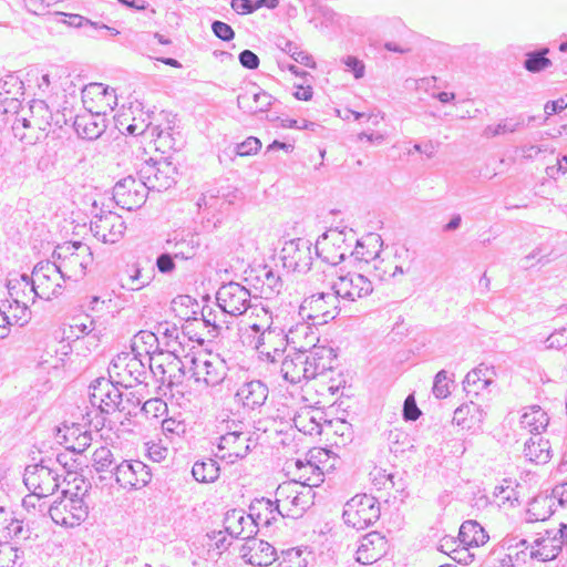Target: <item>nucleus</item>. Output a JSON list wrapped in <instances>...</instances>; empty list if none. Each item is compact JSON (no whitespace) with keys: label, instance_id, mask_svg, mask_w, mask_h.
<instances>
[{"label":"nucleus","instance_id":"nucleus-34","mask_svg":"<svg viewBox=\"0 0 567 567\" xmlns=\"http://www.w3.org/2000/svg\"><path fill=\"white\" fill-rule=\"evenodd\" d=\"M352 247V256L358 260L365 262H374L375 259L384 251L382 250L383 240L379 234L370 233L361 239L354 240Z\"/></svg>","mask_w":567,"mask_h":567},{"label":"nucleus","instance_id":"nucleus-11","mask_svg":"<svg viewBox=\"0 0 567 567\" xmlns=\"http://www.w3.org/2000/svg\"><path fill=\"white\" fill-rule=\"evenodd\" d=\"M252 299L250 291L235 281L221 285L216 293L218 307L233 317L241 316L248 309H252V313L260 317V308L252 303Z\"/></svg>","mask_w":567,"mask_h":567},{"label":"nucleus","instance_id":"nucleus-12","mask_svg":"<svg viewBox=\"0 0 567 567\" xmlns=\"http://www.w3.org/2000/svg\"><path fill=\"white\" fill-rule=\"evenodd\" d=\"M342 517L358 530L368 528L380 518L379 502L371 495L358 494L344 504Z\"/></svg>","mask_w":567,"mask_h":567},{"label":"nucleus","instance_id":"nucleus-32","mask_svg":"<svg viewBox=\"0 0 567 567\" xmlns=\"http://www.w3.org/2000/svg\"><path fill=\"white\" fill-rule=\"evenodd\" d=\"M249 511L251 518L255 520L256 528L259 525L268 527L272 522L277 520L278 516H285L277 498L275 501L265 497L256 498L251 503Z\"/></svg>","mask_w":567,"mask_h":567},{"label":"nucleus","instance_id":"nucleus-6","mask_svg":"<svg viewBox=\"0 0 567 567\" xmlns=\"http://www.w3.org/2000/svg\"><path fill=\"white\" fill-rule=\"evenodd\" d=\"M165 148L155 147L156 155L145 161L140 171V177L148 192H163L175 184L174 174L176 167L171 161V156H165L169 144H162Z\"/></svg>","mask_w":567,"mask_h":567},{"label":"nucleus","instance_id":"nucleus-21","mask_svg":"<svg viewBox=\"0 0 567 567\" xmlns=\"http://www.w3.org/2000/svg\"><path fill=\"white\" fill-rule=\"evenodd\" d=\"M310 246L309 240L302 238L286 243L281 250L284 266L298 272L309 270L312 260Z\"/></svg>","mask_w":567,"mask_h":567},{"label":"nucleus","instance_id":"nucleus-26","mask_svg":"<svg viewBox=\"0 0 567 567\" xmlns=\"http://www.w3.org/2000/svg\"><path fill=\"white\" fill-rule=\"evenodd\" d=\"M315 326L305 321L292 326L287 332L288 344L292 346L296 352H308L319 341L318 329Z\"/></svg>","mask_w":567,"mask_h":567},{"label":"nucleus","instance_id":"nucleus-20","mask_svg":"<svg viewBox=\"0 0 567 567\" xmlns=\"http://www.w3.org/2000/svg\"><path fill=\"white\" fill-rule=\"evenodd\" d=\"M298 483L296 480L292 482L280 484L276 489V497L280 505V508L287 512V516L298 517L300 516L305 509L308 507V494L299 492L297 489Z\"/></svg>","mask_w":567,"mask_h":567},{"label":"nucleus","instance_id":"nucleus-56","mask_svg":"<svg viewBox=\"0 0 567 567\" xmlns=\"http://www.w3.org/2000/svg\"><path fill=\"white\" fill-rule=\"evenodd\" d=\"M473 102L470 99H462L454 102L452 109L446 111L444 115L452 120H466L476 117L478 110H471Z\"/></svg>","mask_w":567,"mask_h":567},{"label":"nucleus","instance_id":"nucleus-16","mask_svg":"<svg viewBox=\"0 0 567 567\" xmlns=\"http://www.w3.org/2000/svg\"><path fill=\"white\" fill-rule=\"evenodd\" d=\"M148 190L141 177L138 179L127 176L113 187V199L123 209L133 210L142 207L147 198Z\"/></svg>","mask_w":567,"mask_h":567},{"label":"nucleus","instance_id":"nucleus-9","mask_svg":"<svg viewBox=\"0 0 567 567\" xmlns=\"http://www.w3.org/2000/svg\"><path fill=\"white\" fill-rule=\"evenodd\" d=\"M147 369L142 359L131 352L117 354L109 365L110 378L116 384L124 388H133L144 383L147 378Z\"/></svg>","mask_w":567,"mask_h":567},{"label":"nucleus","instance_id":"nucleus-19","mask_svg":"<svg viewBox=\"0 0 567 567\" xmlns=\"http://www.w3.org/2000/svg\"><path fill=\"white\" fill-rule=\"evenodd\" d=\"M126 229L123 218L113 212L95 215L91 221V231L94 237L104 244H115L124 235Z\"/></svg>","mask_w":567,"mask_h":567},{"label":"nucleus","instance_id":"nucleus-46","mask_svg":"<svg viewBox=\"0 0 567 567\" xmlns=\"http://www.w3.org/2000/svg\"><path fill=\"white\" fill-rule=\"evenodd\" d=\"M66 348L69 346H62L61 355H58V351L54 353L50 351L43 353L37 365L39 373L58 374L64 367V357L68 355Z\"/></svg>","mask_w":567,"mask_h":567},{"label":"nucleus","instance_id":"nucleus-18","mask_svg":"<svg viewBox=\"0 0 567 567\" xmlns=\"http://www.w3.org/2000/svg\"><path fill=\"white\" fill-rule=\"evenodd\" d=\"M116 483L123 488H142L152 480L147 465L137 460H123L114 467Z\"/></svg>","mask_w":567,"mask_h":567},{"label":"nucleus","instance_id":"nucleus-5","mask_svg":"<svg viewBox=\"0 0 567 567\" xmlns=\"http://www.w3.org/2000/svg\"><path fill=\"white\" fill-rule=\"evenodd\" d=\"M52 257L64 279L79 281L86 274L87 266L92 262L90 247L81 241L65 243L58 246Z\"/></svg>","mask_w":567,"mask_h":567},{"label":"nucleus","instance_id":"nucleus-41","mask_svg":"<svg viewBox=\"0 0 567 567\" xmlns=\"http://www.w3.org/2000/svg\"><path fill=\"white\" fill-rule=\"evenodd\" d=\"M488 538L485 529L476 520H466L460 527L458 539L465 548L483 546Z\"/></svg>","mask_w":567,"mask_h":567},{"label":"nucleus","instance_id":"nucleus-1","mask_svg":"<svg viewBox=\"0 0 567 567\" xmlns=\"http://www.w3.org/2000/svg\"><path fill=\"white\" fill-rule=\"evenodd\" d=\"M78 480L84 484V488L76 485L74 492L70 489L62 491L61 497L54 501L48 508V514L56 525L75 527L84 522L89 516V505L84 497L90 485L85 484L82 476L74 477V482Z\"/></svg>","mask_w":567,"mask_h":567},{"label":"nucleus","instance_id":"nucleus-55","mask_svg":"<svg viewBox=\"0 0 567 567\" xmlns=\"http://www.w3.org/2000/svg\"><path fill=\"white\" fill-rule=\"evenodd\" d=\"M261 144H255L252 147L251 144H229L219 155V162L224 163L227 159L231 161L235 156H247L251 154H257L260 150Z\"/></svg>","mask_w":567,"mask_h":567},{"label":"nucleus","instance_id":"nucleus-17","mask_svg":"<svg viewBox=\"0 0 567 567\" xmlns=\"http://www.w3.org/2000/svg\"><path fill=\"white\" fill-rule=\"evenodd\" d=\"M90 403L101 410L102 413H112L114 411H124L122 392L117 388L115 380L99 379L91 386Z\"/></svg>","mask_w":567,"mask_h":567},{"label":"nucleus","instance_id":"nucleus-30","mask_svg":"<svg viewBox=\"0 0 567 567\" xmlns=\"http://www.w3.org/2000/svg\"><path fill=\"white\" fill-rule=\"evenodd\" d=\"M239 200H241V193L227 184L205 192L198 206L205 205L209 208L224 209L225 206L234 205Z\"/></svg>","mask_w":567,"mask_h":567},{"label":"nucleus","instance_id":"nucleus-39","mask_svg":"<svg viewBox=\"0 0 567 567\" xmlns=\"http://www.w3.org/2000/svg\"><path fill=\"white\" fill-rule=\"evenodd\" d=\"M62 437L66 449L78 454L83 453L92 442L91 432L78 424L65 426Z\"/></svg>","mask_w":567,"mask_h":567},{"label":"nucleus","instance_id":"nucleus-14","mask_svg":"<svg viewBox=\"0 0 567 567\" xmlns=\"http://www.w3.org/2000/svg\"><path fill=\"white\" fill-rule=\"evenodd\" d=\"M60 476L56 468L42 460L25 467L23 482L30 492L48 497L60 487Z\"/></svg>","mask_w":567,"mask_h":567},{"label":"nucleus","instance_id":"nucleus-24","mask_svg":"<svg viewBox=\"0 0 567 567\" xmlns=\"http://www.w3.org/2000/svg\"><path fill=\"white\" fill-rule=\"evenodd\" d=\"M268 394V386L262 381L251 380L238 388L235 399L244 409L254 411L266 403Z\"/></svg>","mask_w":567,"mask_h":567},{"label":"nucleus","instance_id":"nucleus-7","mask_svg":"<svg viewBox=\"0 0 567 567\" xmlns=\"http://www.w3.org/2000/svg\"><path fill=\"white\" fill-rule=\"evenodd\" d=\"M30 293L44 300H51L63 292V278L54 261L45 260L35 265L30 277Z\"/></svg>","mask_w":567,"mask_h":567},{"label":"nucleus","instance_id":"nucleus-25","mask_svg":"<svg viewBox=\"0 0 567 567\" xmlns=\"http://www.w3.org/2000/svg\"><path fill=\"white\" fill-rule=\"evenodd\" d=\"M224 528L230 537L247 540L257 533L255 520L250 514L246 516L241 509H231L226 513Z\"/></svg>","mask_w":567,"mask_h":567},{"label":"nucleus","instance_id":"nucleus-4","mask_svg":"<svg viewBox=\"0 0 567 567\" xmlns=\"http://www.w3.org/2000/svg\"><path fill=\"white\" fill-rule=\"evenodd\" d=\"M355 233L352 229L331 228L323 233L316 243V254L327 266V272L334 271L333 267L352 256Z\"/></svg>","mask_w":567,"mask_h":567},{"label":"nucleus","instance_id":"nucleus-37","mask_svg":"<svg viewBox=\"0 0 567 567\" xmlns=\"http://www.w3.org/2000/svg\"><path fill=\"white\" fill-rule=\"evenodd\" d=\"M11 128L14 138L20 142H40L48 138L45 128L40 127L34 122L25 117H17Z\"/></svg>","mask_w":567,"mask_h":567},{"label":"nucleus","instance_id":"nucleus-28","mask_svg":"<svg viewBox=\"0 0 567 567\" xmlns=\"http://www.w3.org/2000/svg\"><path fill=\"white\" fill-rule=\"evenodd\" d=\"M241 557L254 566H269L276 558L275 548L267 542L250 538L241 549Z\"/></svg>","mask_w":567,"mask_h":567},{"label":"nucleus","instance_id":"nucleus-49","mask_svg":"<svg viewBox=\"0 0 567 567\" xmlns=\"http://www.w3.org/2000/svg\"><path fill=\"white\" fill-rule=\"evenodd\" d=\"M30 277L21 275L19 278H12L8 280V293L12 299V302H24V299L30 300Z\"/></svg>","mask_w":567,"mask_h":567},{"label":"nucleus","instance_id":"nucleus-43","mask_svg":"<svg viewBox=\"0 0 567 567\" xmlns=\"http://www.w3.org/2000/svg\"><path fill=\"white\" fill-rule=\"evenodd\" d=\"M323 413L319 410L305 409L293 417L295 426L305 434L318 435L321 434L322 425L321 420Z\"/></svg>","mask_w":567,"mask_h":567},{"label":"nucleus","instance_id":"nucleus-59","mask_svg":"<svg viewBox=\"0 0 567 567\" xmlns=\"http://www.w3.org/2000/svg\"><path fill=\"white\" fill-rule=\"evenodd\" d=\"M20 550L9 543L0 546V567H21Z\"/></svg>","mask_w":567,"mask_h":567},{"label":"nucleus","instance_id":"nucleus-60","mask_svg":"<svg viewBox=\"0 0 567 567\" xmlns=\"http://www.w3.org/2000/svg\"><path fill=\"white\" fill-rule=\"evenodd\" d=\"M28 299H24V302H12L10 305V317L12 324H18L20 327L28 323L30 319V311L28 307Z\"/></svg>","mask_w":567,"mask_h":567},{"label":"nucleus","instance_id":"nucleus-53","mask_svg":"<svg viewBox=\"0 0 567 567\" xmlns=\"http://www.w3.org/2000/svg\"><path fill=\"white\" fill-rule=\"evenodd\" d=\"M58 14L63 17V19L61 20L62 23L73 28H84L85 34L87 37H96V32L99 31V22H93L84 18L83 16L75 13L58 12Z\"/></svg>","mask_w":567,"mask_h":567},{"label":"nucleus","instance_id":"nucleus-57","mask_svg":"<svg viewBox=\"0 0 567 567\" xmlns=\"http://www.w3.org/2000/svg\"><path fill=\"white\" fill-rule=\"evenodd\" d=\"M75 128L80 138L86 142H94L95 140L100 138L104 132L103 125L101 126L95 122L85 120L76 121Z\"/></svg>","mask_w":567,"mask_h":567},{"label":"nucleus","instance_id":"nucleus-22","mask_svg":"<svg viewBox=\"0 0 567 567\" xmlns=\"http://www.w3.org/2000/svg\"><path fill=\"white\" fill-rule=\"evenodd\" d=\"M194 375L196 381H203L207 386L219 385L227 377V364L218 355H209L206 359H195Z\"/></svg>","mask_w":567,"mask_h":567},{"label":"nucleus","instance_id":"nucleus-35","mask_svg":"<svg viewBox=\"0 0 567 567\" xmlns=\"http://www.w3.org/2000/svg\"><path fill=\"white\" fill-rule=\"evenodd\" d=\"M308 373L311 379L332 369V349L324 346H316L306 352Z\"/></svg>","mask_w":567,"mask_h":567},{"label":"nucleus","instance_id":"nucleus-62","mask_svg":"<svg viewBox=\"0 0 567 567\" xmlns=\"http://www.w3.org/2000/svg\"><path fill=\"white\" fill-rule=\"evenodd\" d=\"M544 343V350H560L567 346V329L561 328L554 331L545 340H540Z\"/></svg>","mask_w":567,"mask_h":567},{"label":"nucleus","instance_id":"nucleus-31","mask_svg":"<svg viewBox=\"0 0 567 567\" xmlns=\"http://www.w3.org/2000/svg\"><path fill=\"white\" fill-rule=\"evenodd\" d=\"M280 372L282 378L291 384H298L305 380H311V377L308 373L306 353L303 352L288 354L281 362Z\"/></svg>","mask_w":567,"mask_h":567},{"label":"nucleus","instance_id":"nucleus-13","mask_svg":"<svg viewBox=\"0 0 567 567\" xmlns=\"http://www.w3.org/2000/svg\"><path fill=\"white\" fill-rule=\"evenodd\" d=\"M412 260L410 250L404 246L384 250L372 264L373 275L381 281H389L398 275L408 274Z\"/></svg>","mask_w":567,"mask_h":567},{"label":"nucleus","instance_id":"nucleus-51","mask_svg":"<svg viewBox=\"0 0 567 567\" xmlns=\"http://www.w3.org/2000/svg\"><path fill=\"white\" fill-rule=\"evenodd\" d=\"M311 551L300 548H289L281 553L279 567H307Z\"/></svg>","mask_w":567,"mask_h":567},{"label":"nucleus","instance_id":"nucleus-63","mask_svg":"<svg viewBox=\"0 0 567 567\" xmlns=\"http://www.w3.org/2000/svg\"><path fill=\"white\" fill-rule=\"evenodd\" d=\"M432 391L437 399H444L450 394L447 372L445 370H441L436 373Z\"/></svg>","mask_w":567,"mask_h":567},{"label":"nucleus","instance_id":"nucleus-8","mask_svg":"<svg viewBox=\"0 0 567 567\" xmlns=\"http://www.w3.org/2000/svg\"><path fill=\"white\" fill-rule=\"evenodd\" d=\"M321 290L303 299L300 315L313 321V324L327 323L334 319L340 310V299L333 290L321 284Z\"/></svg>","mask_w":567,"mask_h":567},{"label":"nucleus","instance_id":"nucleus-40","mask_svg":"<svg viewBox=\"0 0 567 567\" xmlns=\"http://www.w3.org/2000/svg\"><path fill=\"white\" fill-rule=\"evenodd\" d=\"M554 498L550 494L542 493L528 504L527 522H544L554 514Z\"/></svg>","mask_w":567,"mask_h":567},{"label":"nucleus","instance_id":"nucleus-44","mask_svg":"<svg viewBox=\"0 0 567 567\" xmlns=\"http://www.w3.org/2000/svg\"><path fill=\"white\" fill-rule=\"evenodd\" d=\"M493 371L483 364L470 371L464 381V390L467 393L477 394L481 390L487 388L492 382Z\"/></svg>","mask_w":567,"mask_h":567},{"label":"nucleus","instance_id":"nucleus-52","mask_svg":"<svg viewBox=\"0 0 567 567\" xmlns=\"http://www.w3.org/2000/svg\"><path fill=\"white\" fill-rule=\"evenodd\" d=\"M548 53V48L526 53L524 68L532 73H537L549 68L551 65V61L546 56Z\"/></svg>","mask_w":567,"mask_h":567},{"label":"nucleus","instance_id":"nucleus-27","mask_svg":"<svg viewBox=\"0 0 567 567\" xmlns=\"http://www.w3.org/2000/svg\"><path fill=\"white\" fill-rule=\"evenodd\" d=\"M386 550V539L378 532L364 535L357 550V561L370 565L379 560Z\"/></svg>","mask_w":567,"mask_h":567},{"label":"nucleus","instance_id":"nucleus-64","mask_svg":"<svg viewBox=\"0 0 567 567\" xmlns=\"http://www.w3.org/2000/svg\"><path fill=\"white\" fill-rule=\"evenodd\" d=\"M45 496L37 495V492H31L22 499V506L27 509H38L40 513H48L49 506L44 502Z\"/></svg>","mask_w":567,"mask_h":567},{"label":"nucleus","instance_id":"nucleus-47","mask_svg":"<svg viewBox=\"0 0 567 567\" xmlns=\"http://www.w3.org/2000/svg\"><path fill=\"white\" fill-rule=\"evenodd\" d=\"M192 474L197 482L212 483L219 476V466L213 458L197 461L192 467Z\"/></svg>","mask_w":567,"mask_h":567},{"label":"nucleus","instance_id":"nucleus-2","mask_svg":"<svg viewBox=\"0 0 567 567\" xmlns=\"http://www.w3.org/2000/svg\"><path fill=\"white\" fill-rule=\"evenodd\" d=\"M260 312L259 321L250 324V329L256 333L254 347L260 355L275 362L288 346L287 332L272 324V316L267 309L260 307Z\"/></svg>","mask_w":567,"mask_h":567},{"label":"nucleus","instance_id":"nucleus-29","mask_svg":"<svg viewBox=\"0 0 567 567\" xmlns=\"http://www.w3.org/2000/svg\"><path fill=\"white\" fill-rule=\"evenodd\" d=\"M166 245L176 260L186 261L197 256L202 244L198 234L186 233L176 234L172 239L166 241Z\"/></svg>","mask_w":567,"mask_h":567},{"label":"nucleus","instance_id":"nucleus-45","mask_svg":"<svg viewBox=\"0 0 567 567\" xmlns=\"http://www.w3.org/2000/svg\"><path fill=\"white\" fill-rule=\"evenodd\" d=\"M215 319L216 317L212 310H209L207 313L203 311L200 319L193 318L186 320L185 324L183 326V334L190 336V328L200 327L207 329L206 337L208 339L216 338L220 333L221 327L216 323Z\"/></svg>","mask_w":567,"mask_h":567},{"label":"nucleus","instance_id":"nucleus-23","mask_svg":"<svg viewBox=\"0 0 567 567\" xmlns=\"http://www.w3.org/2000/svg\"><path fill=\"white\" fill-rule=\"evenodd\" d=\"M162 120L165 121V125L159 124L154 127H148V125H144L143 123H130L127 125H124L123 122H120L118 131L122 133H126L131 136H138L143 135L145 133H150L151 136H156V138H171L176 140L174 128L177 124V117L176 115L169 113V112H162L161 113Z\"/></svg>","mask_w":567,"mask_h":567},{"label":"nucleus","instance_id":"nucleus-42","mask_svg":"<svg viewBox=\"0 0 567 567\" xmlns=\"http://www.w3.org/2000/svg\"><path fill=\"white\" fill-rule=\"evenodd\" d=\"M526 458L536 464H546L551 458V449L548 440L540 435H533L524 447Z\"/></svg>","mask_w":567,"mask_h":567},{"label":"nucleus","instance_id":"nucleus-58","mask_svg":"<svg viewBox=\"0 0 567 567\" xmlns=\"http://www.w3.org/2000/svg\"><path fill=\"white\" fill-rule=\"evenodd\" d=\"M475 414L481 415V410L477 404L471 402L470 404H463L454 411V422L463 427H471L472 424L468 419H474Z\"/></svg>","mask_w":567,"mask_h":567},{"label":"nucleus","instance_id":"nucleus-38","mask_svg":"<svg viewBox=\"0 0 567 567\" xmlns=\"http://www.w3.org/2000/svg\"><path fill=\"white\" fill-rule=\"evenodd\" d=\"M549 417L547 413L538 405H532L524 410L520 415L519 424L533 435H540V432L547 427Z\"/></svg>","mask_w":567,"mask_h":567},{"label":"nucleus","instance_id":"nucleus-50","mask_svg":"<svg viewBox=\"0 0 567 567\" xmlns=\"http://www.w3.org/2000/svg\"><path fill=\"white\" fill-rule=\"evenodd\" d=\"M93 467L96 472H110L114 475V467L117 465L113 452L107 446H100L96 449L92 456Z\"/></svg>","mask_w":567,"mask_h":567},{"label":"nucleus","instance_id":"nucleus-15","mask_svg":"<svg viewBox=\"0 0 567 567\" xmlns=\"http://www.w3.org/2000/svg\"><path fill=\"white\" fill-rule=\"evenodd\" d=\"M82 103L92 115H107L117 105V95L114 89L94 82L83 87Z\"/></svg>","mask_w":567,"mask_h":567},{"label":"nucleus","instance_id":"nucleus-54","mask_svg":"<svg viewBox=\"0 0 567 567\" xmlns=\"http://www.w3.org/2000/svg\"><path fill=\"white\" fill-rule=\"evenodd\" d=\"M157 337L162 336L165 339V346L169 351L175 352L182 346L179 340V331L175 323L164 321L156 327Z\"/></svg>","mask_w":567,"mask_h":567},{"label":"nucleus","instance_id":"nucleus-33","mask_svg":"<svg viewBox=\"0 0 567 567\" xmlns=\"http://www.w3.org/2000/svg\"><path fill=\"white\" fill-rule=\"evenodd\" d=\"M518 546L529 549V557L540 561H547L556 558L560 550V545H558L556 535L554 537L547 536L537 538L532 545L526 539H520L517 544V547Z\"/></svg>","mask_w":567,"mask_h":567},{"label":"nucleus","instance_id":"nucleus-3","mask_svg":"<svg viewBox=\"0 0 567 567\" xmlns=\"http://www.w3.org/2000/svg\"><path fill=\"white\" fill-rule=\"evenodd\" d=\"M316 280L330 290H333L339 299L354 301L369 296L373 291L372 281L362 274L348 271L338 275L336 271L321 270L312 275Z\"/></svg>","mask_w":567,"mask_h":567},{"label":"nucleus","instance_id":"nucleus-10","mask_svg":"<svg viewBox=\"0 0 567 567\" xmlns=\"http://www.w3.org/2000/svg\"><path fill=\"white\" fill-rule=\"evenodd\" d=\"M252 443L255 441L251 435L243 431V423L233 421L231 425L227 424V432L219 437L215 455L234 464L248 455Z\"/></svg>","mask_w":567,"mask_h":567},{"label":"nucleus","instance_id":"nucleus-48","mask_svg":"<svg viewBox=\"0 0 567 567\" xmlns=\"http://www.w3.org/2000/svg\"><path fill=\"white\" fill-rule=\"evenodd\" d=\"M81 337L86 338V342L90 346H97L99 337L97 333L94 332L93 320L87 317L83 321L75 319L74 323L69 328V334H66L68 339L74 338L79 340Z\"/></svg>","mask_w":567,"mask_h":567},{"label":"nucleus","instance_id":"nucleus-36","mask_svg":"<svg viewBox=\"0 0 567 567\" xmlns=\"http://www.w3.org/2000/svg\"><path fill=\"white\" fill-rule=\"evenodd\" d=\"M287 468L289 473L296 476V481H303V484L308 485V487L317 485L318 482L322 481L320 467L310 460H290L287 462Z\"/></svg>","mask_w":567,"mask_h":567},{"label":"nucleus","instance_id":"nucleus-61","mask_svg":"<svg viewBox=\"0 0 567 567\" xmlns=\"http://www.w3.org/2000/svg\"><path fill=\"white\" fill-rule=\"evenodd\" d=\"M63 73L62 68L54 66L48 73L42 74L38 81V87L43 93L51 92Z\"/></svg>","mask_w":567,"mask_h":567}]
</instances>
